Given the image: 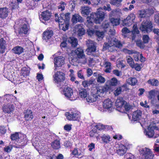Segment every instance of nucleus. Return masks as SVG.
I'll return each instance as SVG.
<instances>
[{
    "instance_id": "f8f14e48",
    "label": "nucleus",
    "mask_w": 159,
    "mask_h": 159,
    "mask_svg": "<svg viewBox=\"0 0 159 159\" xmlns=\"http://www.w3.org/2000/svg\"><path fill=\"white\" fill-rule=\"evenodd\" d=\"M135 18V16L134 14H129L125 19L123 21V26H129L134 22Z\"/></svg>"
},
{
    "instance_id": "f03ea898",
    "label": "nucleus",
    "mask_w": 159,
    "mask_h": 159,
    "mask_svg": "<svg viewBox=\"0 0 159 159\" xmlns=\"http://www.w3.org/2000/svg\"><path fill=\"white\" fill-rule=\"evenodd\" d=\"M109 89V87L107 85L104 86L97 87L95 90L93 91L90 95L87 98V102L89 104L96 102L98 100L99 97L100 96L101 94L104 93Z\"/></svg>"
},
{
    "instance_id": "5fc2aeb1",
    "label": "nucleus",
    "mask_w": 159,
    "mask_h": 159,
    "mask_svg": "<svg viewBox=\"0 0 159 159\" xmlns=\"http://www.w3.org/2000/svg\"><path fill=\"white\" fill-rule=\"evenodd\" d=\"M98 82L101 83H104L105 81V78L101 75H98L97 79Z\"/></svg>"
},
{
    "instance_id": "ea45409f",
    "label": "nucleus",
    "mask_w": 159,
    "mask_h": 159,
    "mask_svg": "<svg viewBox=\"0 0 159 159\" xmlns=\"http://www.w3.org/2000/svg\"><path fill=\"white\" fill-rule=\"evenodd\" d=\"M126 58L127 62L129 64L131 67V66L133 67L134 62L133 58L129 56H127Z\"/></svg>"
},
{
    "instance_id": "4be33fe9",
    "label": "nucleus",
    "mask_w": 159,
    "mask_h": 159,
    "mask_svg": "<svg viewBox=\"0 0 159 159\" xmlns=\"http://www.w3.org/2000/svg\"><path fill=\"white\" fill-rule=\"evenodd\" d=\"M71 21L73 24H75L78 22H83V20L82 17L79 14L76 13L72 16Z\"/></svg>"
},
{
    "instance_id": "2eb2a0df",
    "label": "nucleus",
    "mask_w": 159,
    "mask_h": 159,
    "mask_svg": "<svg viewBox=\"0 0 159 159\" xmlns=\"http://www.w3.org/2000/svg\"><path fill=\"white\" fill-rule=\"evenodd\" d=\"M95 44L96 43L92 40H88L86 41V45L88 47L87 51L89 55L90 54V53L96 51Z\"/></svg>"
},
{
    "instance_id": "c85d7f7f",
    "label": "nucleus",
    "mask_w": 159,
    "mask_h": 159,
    "mask_svg": "<svg viewBox=\"0 0 159 159\" xmlns=\"http://www.w3.org/2000/svg\"><path fill=\"white\" fill-rule=\"evenodd\" d=\"M24 118L25 120L29 121L31 120L33 118V113L31 110H27L25 113Z\"/></svg>"
},
{
    "instance_id": "393cba45",
    "label": "nucleus",
    "mask_w": 159,
    "mask_h": 159,
    "mask_svg": "<svg viewBox=\"0 0 159 159\" xmlns=\"http://www.w3.org/2000/svg\"><path fill=\"white\" fill-rule=\"evenodd\" d=\"M142 111L140 110H137L133 112L132 119L134 121L140 120L141 117Z\"/></svg>"
},
{
    "instance_id": "69168bd1",
    "label": "nucleus",
    "mask_w": 159,
    "mask_h": 159,
    "mask_svg": "<svg viewBox=\"0 0 159 159\" xmlns=\"http://www.w3.org/2000/svg\"><path fill=\"white\" fill-rule=\"evenodd\" d=\"M105 31L108 32V34L110 35H114L115 34V32L113 30L111 29L110 28L109 29L105 30Z\"/></svg>"
},
{
    "instance_id": "e433bc0d",
    "label": "nucleus",
    "mask_w": 159,
    "mask_h": 159,
    "mask_svg": "<svg viewBox=\"0 0 159 159\" xmlns=\"http://www.w3.org/2000/svg\"><path fill=\"white\" fill-rule=\"evenodd\" d=\"M12 50L15 53L20 54L23 52L24 49L21 47L16 46Z\"/></svg>"
},
{
    "instance_id": "13d9d810",
    "label": "nucleus",
    "mask_w": 159,
    "mask_h": 159,
    "mask_svg": "<svg viewBox=\"0 0 159 159\" xmlns=\"http://www.w3.org/2000/svg\"><path fill=\"white\" fill-rule=\"evenodd\" d=\"M84 29L81 27L79 28L78 31V35L80 36H81L84 35Z\"/></svg>"
},
{
    "instance_id": "9d476101",
    "label": "nucleus",
    "mask_w": 159,
    "mask_h": 159,
    "mask_svg": "<svg viewBox=\"0 0 159 159\" xmlns=\"http://www.w3.org/2000/svg\"><path fill=\"white\" fill-rule=\"evenodd\" d=\"M158 127L155 125H150L148 127L147 130H145L144 131V133L145 135L149 138H151L154 136V138H156L159 136V134L154 136V129L157 130Z\"/></svg>"
},
{
    "instance_id": "bf43d9fd",
    "label": "nucleus",
    "mask_w": 159,
    "mask_h": 159,
    "mask_svg": "<svg viewBox=\"0 0 159 159\" xmlns=\"http://www.w3.org/2000/svg\"><path fill=\"white\" fill-rule=\"evenodd\" d=\"M64 145L66 148H70L72 146V144L71 143L68 141L64 142Z\"/></svg>"
},
{
    "instance_id": "052dcab7",
    "label": "nucleus",
    "mask_w": 159,
    "mask_h": 159,
    "mask_svg": "<svg viewBox=\"0 0 159 159\" xmlns=\"http://www.w3.org/2000/svg\"><path fill=\"white\" fill-rule=\"evenodd\" d=\"M87 33L89 36H91L95 34V32L93 29L89 28L88 30Z\"/></svg>"
},
{
    "instance_id": "4c0bfd02",
    "label": "nucleus",
    "mask_w": 159,
    "mask_h": 159,
    "mask_svg": "<svg viewBox=\"0 0 159 159\" xmlns=\"http://www.w3.org/2000/svg\"><path fill=\"white\" fill-rule=\"evenodd\" d=\"M127 81L131 85H135L137 82V80L135 78H130L127 79Z\"/></svg>"
},
{
    "instance_id": "a18cd8bd",
    "label": "nucleus",
    "mask_w": 159,
    "mask_h": 159,
    "mask_svg": "<svg viewBox=\"0 0 159 159\" xmlns=\"http://www.w3.org/2000/svg\"><path fill=\"white\" fill-rule=\"evenodd\" d=\"M95 34L98 37V40L102 39L104 37V33L102 32H100L99 31H96Z\"/></svg>"
},
{
    "instance_id": "423d86ee",
    "label": "nucleus",
    "mask_w": 159,
    "mask_h": 159,
    "mask_svg": "<svg viewBox=\"0 0 159 159\" xmlns=\"http://www.w3.org/2000/svg\"><path fill=\"white\" fill-rule=\"evenodd\" d=\"M65 115L67 119L70 120H79L80 117V113L75 109L66 112Z\"/></svg>"
},
{
    "instance_id": "4d7b16f0",
    "label": "nucleus",
    "mask_w": 159,
    "mask_h": 159,
    "mask_svg": "<svg viewBox=\"0 0 159 159\" xmlns=\"http://www.w3.org/2000/svg\"><path fill=\"white\" fill-rule=\"evenodd\" d=\"M77 76L79 78L82 80L84 79V76L83 73L82 72V70H80L78 71L77 73Z\"/></svg>"
},
{
    "instance_id": "e2e57ef3",
    "label": "nucleus",
    "mask_w": 159,
    "mask_h": 159,
    "mask_svg": "<svg viewBox=\"0 0 159 159\" xmlns=\"http://www.w3.org/2000/svg\"><path fill=\"white\" fill-rule=\"evenodd\" d=\"M143 40L144 43H148L149 39V37L148 35H144L143 37Z\"/></svg>"
},
{
    "instance_id": "4468645a",
    "label": "nucleus",
    "mask_w": 159,
    "mask_h": 159,
    "mask_svg": "<svg viewBox=\"0 0 159 159\" xmlns=\"http://www.w3.org/2000/svg\"><path fill=\"white\" fill-rule=\"evenodd\" d=\"M71 54L72 55H76L75 56L77 57L78 58L85 59L84 62H86L87 59L85 57V55L84 54L83 51L81 48H77L74 51H73Z\"/></svg>"
},
{
    "instance_id": "dca6fc26",
    "label": "nucleus",
    "mask_w": 159,
    "mask_h": 159,
    "mask_svg": "<svg viewBox=\"0 0 159 159\" xmlns=\"http://www.w3.org/2000/svg\"><path fill=\"white\" fill-rule=\"evenodd\" d=\"M127 146L128 144L126 143L124 145H120L119 148L116 150V153L120 156H123L126 152Z\"/></svg>"
},
{
    "instance_id": "a878e982",
    "label": "nucleus",
    "mask_w": 159,
    "mask_h": 159,
    "mask_svg": "<svg viewBox=\"0 0 159 159\" xmlns=\"http://www.w3.org/2000/svg\"><path fill=\"white\" fill-rule=\"evenodd\" d=\"M132 41L135 40V38L138 34L139 33V31L137 28V26L136 24L134 25L133 26V30L132 31Z\"/></svg>"
},
{
    "instance_id": "412c9836",
    "label": "nucleus",
    "mask_w": 159,
    "mask_h": 159,
    "mask_svg": "<svg viewBox=\"0 0 159 159\" xmlns=\"http://www.w3.org/2000/svg\"><path fill=\"white\" fill-rule=\"evenodd\" d=\"M125 102V101L123 100L122 99L120 98L117 99L116 102L115 104L117 108V110L120 112H123L121 107L123 106Z\"/></svg>"
},
{
    "instance_id": "37998d69",
    "label": "nucleus",
    "mask_w": 159,
    "mask_h": 159,
    "mask_svg": "<svg viewBox=\"0 0 159 159\" xmlns=\"http://www.w3.org/2000/svg\"><path fill=\"white\" fill-rule=\"evenodd\" d=\"M111 86H116L117 84V80L116 78H112L110 81L107 82Z\"/></svg>"
},
{
    "instance_id": "1a4fd4ad",
    "label": "nucleus",
    "mask_w": 159,
    "mask_h": 159,
    "mask_svg": "<svg viewBox=\"0 0 159 159\" xmlns=\"http://www.w3.org/2000/svg\"><path fill=\"white\" fill-rule=\"evenodd\" d=\"M152 29L151 21L149 20L143 21L140 27V30L144 33L151 31Z\"/></svg>"
},
{
    "instance_id": "3c124183",
    "label": "nucleus",
    "mask_w": 159,
    "mask_h": 159,
    "mask_svg": "<svg viewBox=\"0 0 159 159\" xmlns=\"http://www.w3.org/2000/svg\"><path fill=\"white\" fill-rule=\"evenodd\" d=\"M102 27L105 30L109 29V23L107 21H105L102 25Z\"/></svg>"
},
{
    "instance_id": "09e8293b",
    "label": "nucleus",
    "mask_w": 159,
    "mask_h": 159,
    "mask_svg": "<svg viewBox=\"0 0 159 159\" xmlns=\"http://www.w3.org/2000/svg\"><path fill=\"white\" fill-rule=\"evenodd\" d=\"M72 154L76 157L82 155L81 152L77 148H75L72 152Z\"/></svg>"
},
{
    "instance_id": "a19ab883",
    "label": "nucleus",
    "mask_w": 159,
    "mask_h": 159,
    "mask_svg": "<svg viewBox=\"0 0 159 159\" xmlns=\"http://www.w3.org/2000/svg\"><path fill=\"white\" fill-rule=\"evenodd\" d=\"M130 105L125 102L121 108H122L123 112H125V111H128L130 110Z\"/></svg>"
},
{
    "instance_id": "6e6552de",
    "label": "nucleus",
    "mask_w": 159,
    "mask_h": 159,
    "mask_svg": "<svg viewBox=\"0 0 159 159\" xmlns=\"http://www.w3.org/2000/svg\"><path fill=\"white\" fill-rule=\"evenodd\" d=\"M54 72L53 80L55 83L58 84L59 82H61L65 80V75L63 72L58 71L56 68L54 69Z\"/></svg>"
},
{
    "instance_id": "7c9ffc66",
    "label": "nucleus",
    "mask_w": 159,
    "mask_h": 159,
    "mask_svg": "<svg viewBox=\"0 0 159 159\" xmlns=\"http://www.w3.org/2000/svg\"><path fill=\"white\" fill-rule=\"evenodd\" d=\"M67 42L70 44L71 46L73 47H76L78 44L77 39L73 37H71L68 38Z\"/></svg>"
},
{
    "instance_id": "20e7f679",
    "label": "nucleus",
    "mask_w": 159,
    "mask_h": 159,
    "mask_svg": "<svg viewBox=\"0 0 159 159\" xmlns=\"http://www.w3.org/2000/svg\"><path fill=\"white\" fill-rule=\"evenodd\" d=\"M122 44L120 42L115 38H110L107 42H106L103 45V47L107 49L110 52H113L116 50L115 47L120 48Z\"/></svg>"
},
{
    "instance_id": "c756f323",
    "label": "nucleus",
    "mask_w": 159,
    "mask_h": 159,
    "mask_svg": "<svg viewBox=\"0 0 159 159\" xmlns=\"http://www.w3.org/2000/svg\"><path fill=\"white\" fill-rule=\"evenodd\" d=\"M7 45L6 42L2 38L0 39V53H3L5 52Z\"/></svg>"
},
{
    "instance_id": "49530a36",
    "label": "nucleus",
    "mask_w": 159,
    "mask_h": 159,
    "mask_svg": "<svg viewBox=\"0 0 159 159\" xmlns=\"http://www.w3.org/2000/svg\"><path fill=\"white\" fill-rule=\"evenodd\" d=\"M66 5V4L64 2H61L58 6V9L60 10L61 11H62L65 9Z\"/></svg>"
},
{
    "instance_id": "aec40b11",
    "label": "nucleus",
    "mask_w": 159,
    "mask_h": 159,
    "mask_svg": "<svg viewBox=\"0 0 159 159\" xmlns=\"http://www.w3.org/2000/svg\"><path fill=\"white\" fill-rule=\"evenodd\" d=\"M3 112L5 113L11 114L14 110V107L12 104H7L4 105L2 108Z\"/></svg>"
},
{
    "instance_id": "9b49d317",
    "label": "nucleus",
    "mask_w": 159,
    "mask_h": 159,
    "mask_svg": "<svg viewBox=\"0 0 159 159\" xmlns=\"http://www.w3.org/2000/svg\"><path fill=\"white\" fill-rule=\"evenodd\" d=\"M65 58L62 56H58L54 58V68L57 69V67H61L65 63Z\"/></svg>"
},
{
    "instance_id": "6ab92c4d",
    "label": "nucleus",
    "mask_w": 159,
    "mask_h": 159,
    "mask_svg": "<svg viewBox=\"0 0 159 159\" xmlns=\"http://www.w3.org/2000/svg\"><path fill=\"white\" fill-rule=\"evenodd\" d=\"M53 34V32L51 29H47L43 33V39L47 41L51 39Z\"/></svg>"
},
{
    "instance_id": "79ce46f5",
    "label": "nucleus",
    "mask_w": 159,
    "mask_h": 159,
    "mask_svg": "<svg viewBox=\"0 0 159 159\" xmlns=\"http://www.w3.org/2000/svg\"><path fill=\"white\" fill-rule=\"evenodd\" d=\"M120 19H115L112 18L110 19V21L113 26H116L120 24Z\"/></svg>"
},
{
    "instance_id": "0eeeda50",
    "label": "nucleus",
    "mask_w": 159,
    "mask_h": 159,
    "mask_svg": "<svg viewBox=\"0 0 159 159\" xmlns=\"http://www.w3.org/2000/svg\"><path fill=\"white\" fill-rule=\"evenodd\" d=\"M63 94L67 98L71 101H74L77 98L75 93H74L72 89L68 87L64 88L63 91Z\"/></svg>"
},
{
    "instance_id": "de8ad7c7",
    "label": "nucleus",
    "mask_w": 159,
    "mask_h": 159,
    "mask_svg": "<svg viewBox=\"0 0 159 159\" xmlns=\"http://www.w3.org/2000/svg\"><path fill=\"white\" fill-rule=\"evenodd\" d=\"M124 61L123 60L120 61L117 60L116 65L118 67L121 68H124L125 65L123 63Z\"/></svg>"
},
{
    "instance_id": "680f3d73",
    "label": "nucleus",
    "mask_w": 159,
    "mask_h": 159,
    "mask_svg": "<svg viewBox=\"0 0 159 159\" xmlns=\"http://www.w3.org/2000/svg\"><path fill=\"white\" fill-rule=\"evenodd\" d=\"M131 67L133 68H134L136 70L140 71L141 70V67L140 65L138 64L134 63L133 64V66H131Z\"/></svg>"
},
{
    "instance_id": "bb28decb",
    "label": "nucleus",
    "mask_w": 159,
    "mask_h": 159,
    "mask_svg": "<svg viewBox=\"0 0 159 159\" xmlns=\"http://www.w3.org/2000/svg\"><path fill=\"white\" fill-rule=\"evenodd\" d=\"M124 52L128 54H131L134 53V59L135 61H138L139 60V53L136 51H133L131 50H129L127 49H125L124 50Z\"/></svg>"
},
{
    "instance_id": "72a5a7b5",
    "label": "nucleus",
    "mask_w": 159,
    "mask_h": 159,
    "mask_svg": "<svg viewBox=\"0 0 159 159\" xmlns=\"http://www.w3.org/2000/svg\"><path fill=\"white\" fill-rule=\"evenodd\" d=\"M81 13L83 15H87L90 12L89 7L88 6L81 7Z\"/></svg>"
},
{
    "instance_id": "338daca9",
    "label": "nucleus",
    "mask_w": 159,
    "mask_h": 159,
    "mask_svg": "<svg viewBox=\"0 0 159 159\" xmlns=\"http://www.w3.org/2000/svg\"><path fill=\"white\" fill-rule=\"evenodd\" d=\"M6 132V130L4 127L0 126V135L4 134Z\"/></svg>"
},
{
    "instance_id": "ddd939ff",
    "label": "nucleus",
    "mask_w": 159,
    "mask_h": 159,
    "mask_svg": "<svg viewBox=\"0 0 159 159\" xmlns=\"http://www.w3.org/2000/svg\"><path fill=\"white\" fill-rule=\"evenodd\" d=\"M51 14V12L48 11H43L39 15V19L42 22L45 23V21L50 20Z\"/></svg>"
},
{
    "instance_id": "b1692460",
    "label": "nucleus",
    "mask_w": 159,
    "mask_h": 159,
    "mask_svg": "<svg viewBox=\"0 0 159 159\" xmlns=\"http://www.w3.org/2000/svg\"><path fill=\"white\" fill-rule=\"evenodd\" d=\"M9 13L8 9L6 7L0 8V18L2 19L6 18L8 16Z\"/></svg>"
},
{
    "instance_id": "c03bdc74",
    "label": "nucleus",
    "mask_w": 159,
    "mask_h": 159,
    "mask_svg": "<svg viewBox=\"0 0 159 159\" xmlns=\"http://www.w3.org/2000/svg\"><path fill=\"white\" fill-rule=\"evenodd\" d=\"M124 87H125L124 85L118 88L114 92L115 95V96H117L120 94L121 93V92L124 90V89H123V88Z\"/></svg>"
},
{
    "instance_id": "603ef678",
    "label": "nucleus",
    "mask_w": 159,
    "mask_h": 159,
    "mask_svg": "<svg viewBox=\"0 0 159 159\" xmlns=\"http://www.w3.org/2000/svg\"><path fill=\"white\" fill-rule=\"evenodd\" d=\"M12 149V146L11 145L5 146L4 148V151L7 153L10 152Z\"/></svg>"
},
{
    "instance_id": "5701e85b",
    "label": "nucleus",
    "mask_w": 159,
    "mask_h": 159,
    "mask_svg": "<svg viewBox=\"0 0 159 159\" xmlns=\"http://www.w3.org/2000/svg\"><path fill=\"white\" fill-rule=\"evenodd\" d=\"M89 95L86 89H82L79 90V96L80 98L83 99L86 98V100L87 98Z\"/></svg>"
},
{
    "instance_id": "c9c22d12",
    "label": "nucleus",
    "mask_w": 159,
    "mask_h": 159,
    "mask_svg": "<svg viewBox=\"0 0 159 159\" xmlns=\"http://www.w3.org/2000/svg\"><path fill=\"white\" fill-rule=\"evenodd\" d=\"M101 138L103 142L105 143H109L111 140V137L108 134H103Z\"/></svg>"
},
{
    "instance_id": "f257e3e1",
    "label": "nucleus",
    "mask_w": 159,
    "mask_h": 159,
    "mask_svg": "<svg viewBox=\"0 0 159 159\" xmlns=\"http://www.w3.org/2000/svg\"><path fill=\"white\" fill-rule=\"evenodd\" d=\"M102 8L98 9L96 13H92L87 18L86 25L87 26L91 28L93 25V23L99 24L103 20L104 17V13L102 11Z\"/></svg>"
},
{
    "instance_id": "58836bf2",
    "label": "nucleus",
    "mask_w": 159,
    "mask_h": 159,
    "mask_svg": "<svg viewBox=\"0 0 159 159\" xmlns=\"http://www.w3.org/2000/svg\"><path fill=\"white\" fill-rule=\"evenodd\" d=\"M122 0H110V3L113 5L119 7L121 5Z\"/></svg>"
},
{
    "instance_id": "f704fd0d",
    "label": "nucleus",
    "mask_w": 159,
    "mask_h": 159,
    "mask_svg": "<svg viewBox=\"0 0 159 159\" xmlns=\"http://www.w3.org/2000/svg\"><path fill=\"white\" fill-rule=\"evenodd\" d=\"M52 147L56 149H58L61 147L60 142L59 139H56L51 143Z\"/></svg>"
},
{
    "instance_id": "864d4df0",
    "label": "nucleus",
    "mask_w": 159,
    "mask_h": 159,
    "mask_svg": "<svg viewBox=\"0 0 159 159\" xmlns=\"http://www.w3.org/2000/svg\"><path fill=\"white\" fill-rule=\"evenodd\" d=\"M95 58H90L89 59V66H92L95 65V63L96 62L95 60Z\"/></svg>"
},
{
    "instance_id": "2f4dec72",
    "label": "nucleus",
    "mask_w": 159,
    "mask_h": 159,
    "mask_svg": "<svg viewBox=\"0 0 159 159\" xmlns=\"http://www.w3.org/2000/svg\"><path fill=\"white\" fill-rule=\"evenodd\" d=\"M103 66L105 67L104 70L107 72H110L111 71V65L110 62L106 60L104 61L103 64Z\"/></svg>"
},
{
    "instance_id": "cd10ccee",
    "label": "nucleus",
    "mask_w": 159,
    "mask_h": 159,
    "mask_svg": "<svg viewBox=\"0 0 159 159\" xmlns=\"http://www.w3.org/2000/svg\"><path fill=\"white\" fill-rule=\"evenodd\" d=\"M29 29V27L26 24H24L19 30V34L21 35L26 34Z\"/></svg>"
},
{
    "instance_id": "6e6d98bb",
    "label": "nucleus",
    "mask_w": 159,
    "mask_h": 159,
    "mask_svg": "<svg viewBox=\"0 0 159 159\" xmlns=\"http://www.w3.org/2000/svg\"><path fill=\"white\" fill-rule=\"evenodd\" d=\"M138 13L139 16L140 17H145L146 14V11L144 10H142L139 11Z\"/></svg>"
},
{
    "instance_id": "7ed1b4c3",
    "label": "nucleus",
    "mask_w": 159,
    "mask_h": 159,
    "mask_svg": "<svg viewBox=\"0 0 159 159\" xmlns=\"http://www.w3.org/2000/svg\"><path fill=\"white\" fill-rule=\"evenodd\" d=\"M70 15V13H67L66 14H61L59 17L57 14H55V21L59 23V25L62 26V29L64 31L68 29Z\"/></svg>"
},
{
    "instance_id": "39448f33",
    "label": "nucleus",
    "mask_w": 159,
    "mask_h": 159,
    "mask_svg": "<svg viewBox=\"0 0 159 159\" xmlns=\"http://www.w3.org/2000/svg\"><path fill=\"white\" fill-rule=\"evenodd\" d=\"M141 158L144 159H153L154 154L151 150L147 148H141L139 150Z\"/></svg>"
},
{
    "instance_id": "774afa93",
    "label": "nucleus",
    "mask_w": 159,
    "mask_h": 159,
    "mask_svg": "<svg viewBox=\"0 0 159 159\" xmlns=\"http://www.w3.org/2000/svg\"><path fill=\"white\" fill-rule=\"evenodd\" d=\"M64 129L67 131H70L71 129V125H66L64 126Z\"/></svg>"
},
{
    "instance_id": "f3484780",
    "label": "nucleus",
    "mask_w": 159,
    "mask_h": 159,
    "mask_svg": "<svg viewBox=\"0 0 159 159\" xmlns=\"http://www.w3.org/2000/svg\"><path fill=\"white\" fill-rule=\"evenodd\" d=\"M113 103L110 99H107L105 100L103 103V106L104 108L108 111H111L113 108Z\"/></svg>"
},
{
    "instance_id": "473e14b6",
    "label": "nucleus",
    "mask_w": 159,
    "mask_h": 159,
    "mask_svg": "<svg viewBox=\"0 0 159 159\" xmlns=\"http://www.w3.org/2000/svg\"><path fill=\"white\" fill-rule=\"evenodd\" d=\"M95 127L97 129L99 130H102L104 129L107 130H110L112 129V127L111 126L108 125H104L100 123L98 124Z\"/></svg>"
},
{
    "instance_id": "8fccbe9b",
    "label": "nucleus",
    "mask_w": 159,
    "mask_h": 159,
    "mask_svg": "<svg viewBox=\"0 0 159 159\" xmlns=\"http://www.w3.org/2000/svg\"><path fill=\"white\" fill-rule=\"evenodd\" d=\"M92 83V82L91 80H85L82 82V84L84 87H88L90 86Z\"/></svg>"
},
{
    "instance_id": "a211bd4d",
    "label": "nucleus",
    "mask_w": 159,
    "mask_h": 159,
    "mask_svg": "<svg viewBox=\"0 0 159 159\" xmlns=\"http://www.w3.org/2000/svg\"><path fill=\"white\" fill-rule=\"evenodd\" d=\"M23 137V139H25V141L26 142V136L25 135H23L18 132L12 134L11 135V139L12 141H18L20 138Z\"/></svg>"
},
{
    "instance_id": "0e129e2a",
    "label": "nucleus",
    "mask_w": 159,
    "mask_h": 159,
    "mask_svg": "<svg viewBox=\"0 0 159 159\" xmlns=\"http://www.w3.org/2000/svg\"><path fill=\"white\" fill-rule=\"evenodd\" d=\"M113 72L114 74L118 76H119L122 75L121 72L117 70H113Z\"/></svg>"
}]
</instances>
